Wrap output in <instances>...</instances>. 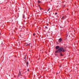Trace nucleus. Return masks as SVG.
I'll use <instances>...</instances> for the list:
<instances>
[{
	"label": "nucleus",
	"mask_w": 79,
	"mask_h": 79,
	"mask_svg": "<svg viewBox=\"0 0 79 79\" xmlns=\"http://www.w3.org/2000/svg\"><path fill=\"white\" fill-rule=\"evenodd\" d=\"M45 27L46 29H48V27Z\"/></svg>",
	"instance_id": "13"
},
{
	"label": "nucleus",
	"mask_w": 79,
	"mask_h": 79,
	"mask_svg": "<svg viewBox=\"0 0 79 79\" xmlns=\"http://www.w3.org/2000/svg\"><path fill=\"white\" fill-rule=\"evenodd\" d=\"M39 7H40V6L39 5Z\"/></svg>",
	"instance_id": "18"
},
{
	"label": "nucleus",
	"mask_w": 79,
	"mask_h": 79,
	"mask_svg": "<svg viewBox=\"0 0 79 79\" xmlns=\"http://www.w3.org/2000/svg\"><path fill=\"white\" fill-rule=\"evenodd\" d=\"M62 19H64V17H63L62 18Z\"/></svg>",
	"instance_id": "8"
},
{
	"label": "nucleus",
	"mask_w": 79,
	"mask_h": 79,
	"mask_svg": "<svg viewBox=\"0 0 79 79\" xmlns=\"http://www.w3.org/2000/svg\"><path fill=\"white\" fill-rule=\"evenodd\" d=\"M61 52H65L64 49L63 47L60 48L57 50H56L55 52V53H60V56H63V54Z\"/></svg>",
	"instance_id": "1"
},
{
	"label": "nucleus",
	"mask_w": 79,
	"mask_h": 79,
	"mask_svg": "<svg viewBox=\"0 0 79 79\" xmlns=\"http://www.w3.org/2000/svg\"><path fill=\"white\" fill-rule=\"evenodd\" d=\"M58 41L59 42H61V41H62V39L61 38L59 39L58 40Z\"/></svg>",
	"instance_id": "2"
},
{
	"label": "nucleus",
	"mask_w": 79,
	"mask_h": 79,
	"mask_svg": "<svg viewBox=\"0 0 79 79\" xmlns=\"http://www.w3.org/2000/svg\"><path fill=\"white\" fill-rule=\"evenodd\" d=\"M26 56H25V59H26Z\"/></svg>",
	"instance_id": "17"
},
{
	"label": "nucleus",
	"mask_w": 79,
	"mask_h": 79,
	"mask_svg": "<svg viewBox=\"0 0 79 79\" xmlns=\"http://www.w3.org/2000/svg\"><path fill=\"white\" fill-rule=\"evenodd\" d=\"M33 35H35V33H34L33 34Z\"/></svg>",
	"instance_id": "15"
},
{
	"label": "nucleus",
	"mask_w": 79,
	"mask_h": 79,
	"mask_svg": "<svg viewBox=\"0 0 79 79\" xmlns=\"http://www.w3.org/2000/svg\"><path fill=\"white\" fill-rule=\"evenodd\" d=\"M61 66H60V68H61Z\"/></svg>",
	"instance_id": "16"
},
{
	"label": "nucleus",
	"mask_w": 79,
	"mask_h": 79,
	"mask_svg": "<svg viewBox=\"0 0 79 79\" xmlns=\"http://www.w3.org/2000/svg\"><path fill=\"white\" fill-rule=\"evenodd\" d=\"M25 18V15H23V18L24 19Z\"/></svg>",
	"instance_id": "7"
},
{
	"label": "nucleus",
	"mask_w": 79,
	"mask_h": 79,
	"mask_svg": "<svg viewBox=\"0 0 79 79\" xmlns=\"http://www.w3.org/2000/svg\"><path fill=\"white\" fill-rule=\"evenodd\" d=\"M26 64H27V66H28V64H29V62H27Z\"/></svg>",
	"instance_id": "6"
},
{
	"label": "nucleus",
	"mask_w": 79,
	"mask_h": 79,
	"mask_svg": "<svg viewBox=\"0 0 79 79\" xmlns=\"http://www.w3.org/2000/svg\"><path fill=\"white\" fill-rule=\"evenodd\" d=\"M27 71H29V69H27Z\"/></svg>",
	"instance_id": "14"
},
{
	"label": "nucleus",
	"mask_w": 79,
	"mask_h": 79,
	"mask_svg": "<svg viewBox=\"0 0 79 79\" xmlns=\"http://www.w3.org/2000/svg\"><path fill=\"white\" fill-rule=\"evenodd\" d=\"M37 3H38V4H39V3H41V1L38 0L37 2Z\"/></svg>",
	"instance_id": "4"
},
{
	"label": "nucleus",
	"mask_w": 79,
	"mask_h": 79,
	"mask_svg": "<svg viewBox=\"0 0 79 79\" xmlns=\"http://www.w3.org/2000/svg\"><path fill=\"white\" fill-rule=\"evenodd\" d=\"M58 14V13H55V15H57Z\"/></svg>",
	"instance_id": "11"
},
{
	"label": "nucleus",
	"mask_w": 79,
	"mask_h": 79,
	"mask_svg": "<svg viewBox=\"0 0 79 79\" xmlns=\"http://www.w3.org/2000/svg\"><path fill=\"white\" fill-rule=\"evenodd\" d=\"M59 48H60V46H57L56 47V50H58V49Z\"/></svg>",
	"instance_id": "3"
},
{
	"label": "nucleus",
	"mask_w": 79,
	"mask_h": 79,
	"mask_svg": "<svg viewBox=\"0 0 79 79\" xmlns=\"http://www.w3.org/2000/svg\"><path fill=\"white\" fill-rule=\"evenodd\" d=\"M19 75L18 76L19 77V76H20V75H21V72L20 71H19Z\"/></svg>",
	"instance_id": "5"
},
{
	"label": "nucleus",
	"mask_w": 79,
	"mask_h": 79,
	"mask_svg": "<svg viewBox=\"0 0 79 79\" xmlns=\"http://www.w3.org/2000/svg\"><path fill=\"white\" fill-rule=\"evenodd\" d=\"M30 44H31V43H30L29 44H27V46L28 45H30Z\"/></svg>",
	"instance_id": "12"
},
{
	"label": "nucleus",
	"mask_w": 79,
	"mask_h": 79,
	"mask_svg": "<svg viewBox=\"0 0 79 79\" xmlns=\"http://www.w3.org/2000/svg\"><path fill=\"white\" fill-rule=\"evenodd\" d=\"M25 45H26V46H27V44L26 43Z\"/></svg>",
	"instance_id": "9"
},
{
	"label": "nucleus",
	"mask_w": 79,
	"mask_h": 79,
	"mask_svg": "<svg viewBox=\"0 0 79 79\" xmlns=\"http://www.w3.org/2000/svg\"><path fill=\"white\" fill-rule=\"evenodd\" d=\"M50 10V8H49L48 9V11Z\"/></svg>",
	"instance_id": "10"
}]
</instances>
